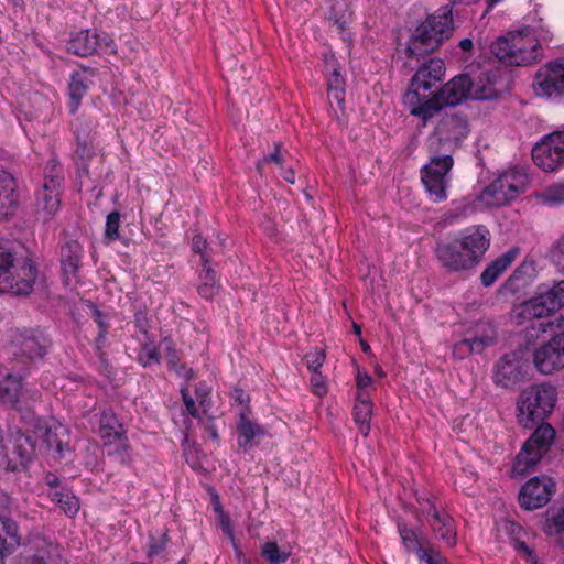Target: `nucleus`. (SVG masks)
<instances>
[{"label":"nucleus","mask_w":564,"mask_h":564,"mask_svg":"<svg viewBox=\"0 0 564 564\" xmlns=\"http://www.w3.org/2000/svg\"><path fill=\"white\" fill-rule=\"evenodd\" d=\"M552 32L542 18H533L530 24L508 32L491 44L492 54L510 66H528L542 56L541 43H549Z\"/></svg>","instance_id":"f257e3e1"},{"label":"nucleus","mask_w":564,"mask_h":564,"mask_svg":"<svg viewBox=\"0 0 564 564\" xmlns=\"http://www.w3.org/2000/svg\"><path fill=\"white\" fill-rule=\"evenodd\" d=\"M489 246V230L481 225L473 226L453 240L437 243L436 256L449 271H468L480 263Z\"/></svg>","instance_id":"f03ea898"},{"label":"nucleus","mask_w":564,"mask_h":564,"mask_svg":"<svg viewBox=\"0 0 564 564\" xmlns=\"http://www.w3.org/2000/svg\"><path fill=\"white\" fill-rule=\"evenodd\" d=\"M445 75L444 62L440 58H430L424 62L411 79L410 87L403 96L412 116L421 118L426 124L427 120L437 113V107L432 106L431 96L438 88Z\"/></svg>","instance_id":"7ed1b4c3"},{"label":"nucleus","mask_w":564,"mask_h":564,"mask_svg":"<svg viewBox=\"0 0 564 564\" xmlns=\"http://www.w3.org/2000/svg\"><path fill=\"white\" fill-rule=\"evenodd\" d=\"M453 24L452 8L449 6H443L427 15L415 28L406 42V57L419 62L421 58L432 54L451 36Z\"/></svg>","instance_id":"20e7f679"},{"label":"nucleus","mask_w":564,"mask_h":564,"mask_svg":"<svg viewBox=\"0 0 564 564\" xmlns=\"http://www.w3.org/2000/svg\"><path fill=\"white\" fill-rule=\"evenodd\" d=\"M430 154L429 161L421 167V181L433 203H441L447 199V189L451 186V171L454 166V159L451 152L444 151L434 145H426Z\"/></svg>","instance_id":"39448f33"},{"label":"nucleus","mask_w":564,"mask_h":564,"mask_svg":"<svg viewBox=\"0 0 564 564\" xmlns=\"http://www.w3.org/2000/svg\"><path fill=\"white\" fill-rule=\"evenodd\" d=\"M36 276L37 269L31 260L17 261L12 249L0 243V293L26 295Z\"/></svg>","instance_id":"423d86ee"},{"label":"nucleus","mask_w":564,"mask_h":564,"mask_svg":"<svg viewBox=\"0 0 564 564\" xmlns=\"http://www.w3.org/2000/svg\"><path fill=\"white\" fill-rule=\"evenodd\" d=\"M556 389L549 384H533L527 388L518 401L519 421L527 429L543 422L556 403Z\"/></svg>","instance_id":"0eeeda50"},{"label":"nucleus","mask_w":564,"mask_h":564,"mask_svg":"<svg viewBox=\"0 0 564 564\" xmlns=\"http://www.w3.org/2000/svg\"><path fill=\"white\" fill-rule=\"evenodd\" d=\"M540 423L516 457L514 470L519 474H524L533 467L555 438V430L550 424Z\"/></svg>","instance_id":"6e6552de"},{"label":"nucleus","mask_w":564,"mask_h":564,"mask_svg":"<svg viewBox=\"0 0 564 564\" xmlns=\"http://www.w3.org/2000/svg\"><path fill=\"white\" fill-rule=\"evenodd\" d=\"M525 183V175L518 172H505L482 191L480 199L487 206H502L523 192Z\"/></svg>","instance_id":"1a4fd4ad"},{"label":"nucleus","mask_w":564,"mask_h":564,"mask_svg":"<svg viewBox=\"0 0 564 564\" xmlns=\"http://www.w3.org/2000/svg\"><path fill=\"white\" fill-rule=\"evenodd\" d=\"M50 344L39 329L17 330L11 340L12 354L23 364H33L45 357Z\"/></svg>","instance_id":"9d476101"},{"label":"nucleus","mask_w":564,"mask_h":564,"mask_svg":"<svg viewBox=\"0 0 564 564\" xmlns=\"http://www.w3.org/2000/svg\"><path fill=\"white\" fill-rule=\"evenodd\" d=\"M533 91L538 97L558 99L564 95V57L555 58L535 73Z\"/></svg>","instance_id":"9b49d317"},{"label":"nucleus","mask_w":564,"mask_h":564,"mask_svg":"<svg viewBox=\"0 0 564 564\" xmlns=\"http://www.w3.org/2000/svg\"><path fill=\"white\" fill-rule=\"evenodd\" d=\"M468 132V123L465 118L457 115H446L441 119L435 131L427 138L426 145H431L434 141L436 148L453 153L459 141L466 138Z\"/></svg>","instance_id":"f8f14e48"},{"label":"nucleus","mask_w":564,"mask_h":564,"mask_svg":"<svg viewBox=\"0 0 564 564\" xmlns=\"http://www.w3.org/2000/svg\"><path fill=\"white\" fill-rule=\"evenodd\" d=\"M534 163L545 172L564 165V131L544 135L532 149Z\"/></svg>","instance_id":"ddd939ff"},{"label":"nucleus","mask_w":564,"mask_h":564,"mask_svg":"<svg viewBox=\"0 0 564 564\" xmlns=\"http://www.w3.org/2000/svg\"><path fill=\"white\" fill-rule=\"evenodd\" d=\"M67 51L80 57H87L102 51L106 54L115 53L112 39L105 32L96 30H80L72 34L67 42Z\"/></svg>","instance_id":"4468645a"},{"label":"nucleus","mask_w":564,"mask_h":564,"mask_svg":"<svg viewBox=\"0 0 564 564\" xmlns=\"http://www.w3.org/2000/svg\"><path fill=\"white\" fill-rule=\"evenodd\" d=\"M533 364L543 375L553 373L564 367V330L534 350Z\"/></svg>","instance_id":"2eb2a0df"},{"label":"nucleus","mask_w":564,"mask_h":564,"mask_svg":"<svg viewBox=\"0 0 564 564\" xmlns=\"http://www.w3.org/2000/svg\"><path fill=\"white\" fill-rule=\"evenodd\" d=\"M470 99V77L460 74L436 89L431 96L432 106L440 112L444 107L456 106Z\"/></svg>","instance_id":"dca6fc26"},{"label":"nucleus","mask_w":564,"mask_h":564,"mask_svg":"<svg viewBox=\"0 0 564 564\" xmlns=\"http://www.w3.org/2000/svg\"><path fill=\"white\" fill-rule=\"evenodd\" d=\"M419 503L435 536L446 545L454 546L457 538L453 518L448 513L440 511L430 499L419 500Z\"/></svg>","instance_id":"f3484780"},{"label":"nucleus","mask_w":564,"mask_h":564,"mask_svg":"<svg viewBox=\"0 0 564 564\" xmlns=\"http://www.w3.org/2000/svg\"><path fill=\"white\" fill-rule=\"evenodd\" d=\"M555 491V482L549 477H533L528 480L519 492V503L525 510H534L545 506Z\"/></svg>","instance_id":"a211bd4d"},{"label":"nucleus","mask_w":564,"mask_h":564,"mask_svg":"<svg viewBox=\"0 0 564 564\" xmlns=\"http://www.w3.org/2000/svg\"><path fill=\"white\" fill-rule=\"evenodd\" d=\"M507 89L508 80L499 69L482 72L477 79L470 78V99L473 100L496 99Z\"/></svg>","instance_id":"6ab92c4d"},{"label":"nucleus","mask_w":564,"mask_h":564,"mask_svg":"<svg viewBox=\"0 0 564 564\" xmlns=\"http://www.w3.org/2000/svg\"><path fill=\"white\" fill-rule=\"evenodd\" d=\"M26 371H0V403L9 409H17L24 395Z\"/></svg>","instance_id":"aec40b11"},{"label":"nucleus","mask_w":564,"mask_h":564,"mask_svg":"<svg viewBox=\"0 0 564 564\" xmlns=\"http://www.w3.org/2000/svg\"><path fill=\"white\" fill-rule=\"evenodd\" d=\"M95 76L96 70L90 67H83L72 73L68 83V109L72 115L77 112L83 98L94 83Z\"/></svg>","instance_id":"412c9836"},{"label":"nucleus","mask_w":564,"mask_h":564,"mask_svg":"<svg viewBox=\"0 0 564 564\" xmlns=\"http://www.w3.org/2000/svg\"><path fill=\"white\" fill-rule=\"evenodd\" d=\"M265 431L259 423L250 420L246 413H240L237 422V445L243 453L252 449L259 438L264 436Z\"/></svg>","instance_id":"4be33fe9"},{"label":"nucleus","mask_w":564,"mask_h":564,"mask_svg":"<svg viewBox=\"0 0 564 564\" xmlns=\"http://www.w3.org/2000/svg\"><path fill=\"white\" fill-rule=\"evenodd\" d=\"M522 371L516 354L505 355L497 364L495 382L503 388H510L520 382Z\"/></svg>","instance_id":"5701e85b"},{"label":"nucleus","mask_w":564,"mask_h":564,"mask_svg":"<svg viewBox=\"0 0 564 564\" xmlns=\"http://www.w3.org/2000/svg\"><path fill=\"white\" fill-rule=\"evenodd\" d=\"M94 122L89 118L78 117L74 123L76 139L75 152L80 159H88L94 153Z\"/></svg>","instance_id":"b1692460"},{"label":"nucleus","mask_w":564,"mask_h":564,"mask_svg":"<svg viewBox=\"0 0 564 564\" xmlns=\"http://www.w3.org/2000/svg\"><path fill=\"white\" fill-rule=\"evenodd\" d=\"M519 254V248L512 247L490 262L480 274V282L485 288L491 286L498 278L511 265Z\"/></svg>","instance_id":"393cba45"},{"label":"nucleus","mask_w":564,"mask_h":564,"mask_svg":"<svg viewBox=\"0 0 564 564\" xmlns=\"http://www.w3.org/2000/svg\"><path fill=\"white\" fill-rule=\"evenodd\" d=\"M326 69L328 74L327 91L328 99L335 100L340 109L345 106V79L340 74L337 62L334 57L326 61Z\"/></svg>","instance_id":"a878e982"},{"label":"nucleus","mask_w":564,"mask_h":564,"mask_svg":"<svg viewBox=\"0 0 564 564\" xmlns=\"http://www.w3.org/2000/svg\"><path fill=\"white\" fill-rule=\"evenodd\" d=\"M83 256V247L76 240L67 241L61 250V265L68 282L76 276Z\"/></svg>","instance_id":"bb28decb"},{"label":"nucleus","mask_w":564,"mask_h":564,"mask_svg":"<svg viewBox=\"0 0 564 564\" xmlns=\"http://www.w3.org/2000/svg\"><path fill=\"white\" fill-rule=\"evenodd\" d=\"M99 435L105 444L113 442L127 436L123 424L112 411H104L99 420Z\"/></svg>","instance_id":"cd10ccee"},{"label":"nucleus","mask_w":564,"mask_h":564,"mask_svg":"<svg viewBox=\"0 0 564 564\" xmlns=\"http://www.w3.org/2000/svg\"><path fill=\"white\" fill-rule=\"evenodd\" d=\"M61 186L43 183L42 187L35 194L36 208L42 210L46 216L54 215L59 208Z\"/></svg>","instance_id":"c85d7f7f"},{"label":"nucleus","mask_w":564,"mask_h":564,"mask_svg":"<svg viewBox=\"0 0 564 564\" xmlns=\"http://www.w3.org/2000/svg\"><path fill=\"white\" fill-rule=\"evenodd\" d=\"M372 402L364 392H359L356 398V403L354 406V421L358 426L360 434L364 436H368L371 430L370 421L372 416Z\"/></svg>","instance_id":"c756f323"},{"label":"nucleus","mask_w":564,"mask_h":564,"mask_svg":"<svg viewBox=\"0 0 564 564\" xmlns=\"http://www.w3.org/2000/svg\"><path fill=\"white\" fill-rule=\"evenodd\" d=\"M495 341V333L490 329L489 334L465 338L454 346V355L463 357L465 354H480L486 347Z\"/></svg>","instance_id":"7c9ffc66"},{"label":"nucleus","mask_w":564,"mask_h":564,"mask_svg":"<svg viewBox=\"0 0 564 564\" xmlns=\"http://www.w3.org/2000/svg\"><path fill=\"white\" fill-rule=\"evenodd\" d=\"M15 180L7 171L0 170V215H7L8 210L15 205Z\"/></svg>","instance_id":"2f4dec72"},{"label":"nucleus","mask_w":564,"mask_h":564,"mask_svg":"<svg viewBox=\"0 0 564 564\" xmlns=\"http://www.w3.org/2000/svg\"><path fill=\"white\" fill-rule=\"evenodd\" d=\"M47 496L67 517L74 518L78 513L79 499L67 487L58 491H47Z\"/></svg>","instance_id":"473e14b6"},{"label":"nucleus","mask_w":564,"mask_h":564,"mask_svg":"<svg viewBox=\"0 0 564 564\" xmlns=\"http://www.w3.org/2000/svg\"><path fill=\"white\" fill-rule=\"evenodd\" d=\"M534 272L535 268L532 262H522L506 281L505 288L513 293L519 292L529 284Z\"/></svg>","instance_id":"72a5a7b5"},{"label":"nucleus","mask_w":564,"mask_h":564,"mask_svg":"<svg viewBox=\"0 0 564 564\" xmlns=\"http://www.w3.org/2000/svg\"><path fill=\"white\" fill-rule=\"evenodd\" d=\"M67 430L63 425L50 426L43 435V442L47 448L54 449L59 456H63L65 451H68Z\"/></svg>","instance_id":"f704fd0d"},{"label":"nucleus","mask_w":564,"mask_h":564,"mask_svg":"<svg viewBox=\"0 0 564 564\" xmlns=\"http://www.w3.org/2000/svg\"><path fill=\"white\" fill-rule=\"evenodd\" d=\"M543 530L549 536H557L558 543L564 545V506L547 511Z\"/></svg>","instance_id":"c9c22d12"},{"label":"nucleus","mask_w":564,"mask_h":564,"mask_svg":"<svg viewBox=\"0 0 564 564\" xmlns=\"http://www.w3.org/2000/svg\"><path fill=\"white\" fill-rule=\"evenodd\" d=\"M543 296H540L539 293L532 299L525 301L521 305L520 315L525 318H536L541 319L543 317H547L554 312L549 307V305L543 300Z\"/></svg>","instance_id":"e433bc0d"},{"label":"nucleus","mask_w":564,"mask_h":564,"mask_svg":"<svg viewBox=\"0 0 564 564\" xmlns=\"http://www.w3.org/2000/svg\"><path fill=\"white\" fill-rule=\"evenodd\" d=\"M108 457L121 465H129L132 460V449L128 436H123L112 444H105Z\"/></svg>","instance_id":"4c0bfd02"},{"label":"nucleus","mask_w":564,"mask_h":564,"mask_svg":"<svg viewBox=\"0 0 564 564\" xmlns=\"http://www.w3.org/2000/svg\"><path fill=\"white\" fill-rule=\"evenodd\" d=\"M199 279L200 283L197 288L199 295L207 300L213 299L220 288L216 272L208 264H204Z\"/></svg>","instance_id":"58836bf2"},{"label":"nucleus","mask_w":564,"mask_h":564,"mask_svg":"<svg viewBox=\"0 0 564 564\" xmlns=\"http://www.w3.org/2000/svg\"><path fill=\"white\" fill-rule=\"evenodd\" d=\"M350 10L347 0H334L329 12L328 21L333 23L337 32L341 33L350 19Z\"/></svg>","instance_id":"ea45409f"},{"label":"nucleus","mask_w":564,"mask_h":564,"mask_svg":"<svg viewBox=\"0 0 564 564\" xmlns=\"http://www.w3.org/2000/svg\"><path fill=\"white\" fill-rule=\"evenodd\" d=\"M398 531L406 551L415 552L417 556L420 554L425 555V547L423 546L422 540L416 531L409 528L403 522L398 523Z\"/></svg>","instance_id":"a19ab883"},{"label":"nucleus","mask_w":564,"mask_h":564,"mask_svg":"<svg viewBox=\"0 0 564 564\" xmlns=\"http://www.w3.org/2000/svg\"><path fill=\"white\" fill-rule=\"evenodd\" d=\"M20 544L19 528L15 521L8 517H0V552L6 545Z\"/></svg>","instance_id":"79ce46f5"},{"label":"nucleus","mask_w":564,"mask_h":564,"mask_svg":"<svg viewBox=\"0 0 564 564\" xmlns=\"http://www.w3.org/2000/svg\"><path fill=\"white\" fill-rule=\"evenodd\" d=\"M33 564H62L61 546L53 542H44L33 555Z\"/></svg>","instance_id":"37998d69"},{"label":"nucleus","mask_w":564,"mask_h":564,"mask_svg":"<svg viewBox=\"0 0 564 564\" xmlns=\"http://www.w3.org/2000/svg\"><path fill=\"white\" fill-rule=\"evenodd\" d=\"M169 535L166 531L156 532V534H150L149 549L147 557L152 562L154 558L160 557L167 560L166 549L169 544Z\"/></svg>","instance_id":"c03bdc74"},{"label":"nucleus","mask_w":564,"mask_h":564,"mask_svg":"<svg viewBox=\"0 0 564 564\" xmlns=\"http://www.w3.org/2000/svg\"><path fill=\"white\" fill-rule=\"evenodd\" d=\"M539 295L544 297L545 303L555 313L564 305V281H560L550 288L541 289Z\"/></svg>","instance_id":"a18cd8bd"},{"label":"nucleus","mask_w":564,"mask_h":564,"mask_svg":"<svg viewBox=\"0 0 564 564\" xmlns=\"http://www.w3.org/2000/svg\"><path fill=\"white\" fill-rule=\"evenodd\" d=\"M538 198L544 205H564V182H557L545 187Z\"/></svg>","instance_id":"49530a36"},{"label":"nucleus","mask_w":564,"mask_h":564,"mask_svg":"<svg viewBox=\"0 0 564 564\" xmlns=\"http://www.w3.org/2000/svg\"><path fill=\"white\" fill-rule=\"evenodd\" d=\"M261 554L270 564H283L291 555L289 551L280 549L278 543L273 541L265 542L262 545Z\"/></svg>","instance_id":"de8ad7c7"},{"label":"nucleus","mask_w":564,"mask_h":564,"mask_svg":"<svg viewBox=\"0 0 564 564\" xmlns=\"http://www.w3.org/2000/svg\"><path fill=\"white\" fill-rule=\"evenodd\" d=\"M64 181L63 167L56 159H50L44 169V181L48 185L61 186Z\"/></svg>","instance_id":"09e8293b"},{"label":"nucleus","mask_w":564,"mask_h":564,"mask_svg":"<svg viewBox=\"0 0 564 564\" xmlns=\"http://www.w3.org/2000/svg\"><path fill=\"white\" fill-rule=\"evenodd\" d=\"M137 359L144 368H148L159 364L160 355L154 345L143 344Z\"/></svg>","instance_id":"8fccbe9b"},{"label":"nucleus","mask_w":564,"mask_h":564,"mask_svg":"<svg viewBox=\"0 0 564 564\" xmlns=\"http://www.w3.org/2000/svg\"><path fill=\"white\" fill-rule=\"evenodd\" d=\"M121 215L119 212H111L106 219L105 237L109 241H115L119 238Z\"/></svg>","instance_id":"3c124183"},{"label":"nucleus","mask_w":564,"mask_h":564,"mask_svg":"<svg viewBox=\"0 0 564 564\" xmlns=\"http://www.w3.org/2000/svg\"><path fill=\"white\" fill-rule=\"evenodd\" d=\"M550 259L557 270L564 273V235L553 243L550 250Z\"/></svg>","instance_id":"603ef678"},{"label":"nucleus","mask_w":564,"mask_h":564,"mask_svg":"<svg viewBox=\"0 0 564 564\" xmlns=\"http://www.w3.org/2000/svg\"><path fill=\"white\" fill-rule=\"evenodd\" d=\"M511 545L518 555L523 557L527 562L530 564H539L538 556L535 555L534 551L523 541L518 538H513L511 540Z\"/></svg>","instance_id":"864d4df0"},{"label":"nucleus","mask_w":564,"mask_h":564,"mask_svg":"<svg viewBox=\"0 0 564 564\" xmlns=\"http://www.w3.org/2000/svg\"><path fill=\"white\" fill-rule=\"evenodd\" d=\"M325 361V352L323 350L308 351L304 356V362L311 372H316L321 369Z\"/></svg>","instance_id":"5fc2aeb1"},{"label":"nucleus","mask_w":564,"mask_h":564,"mask_svg":"<svg viewBox=\"0 0 564 564\" xmlns=\"http://www.w3.org/2000/svg\"><path fill=\"white\" fill-rule=\"evenodd\" d=\"M421 564H446L445 558L434 549H425V555L417 556Z\"/></svg>","instance_id":"6e6d98bb"},{"label":"nucleus","mask_w":564,"mask_h":564,"mask_svg":"<svg viewBox=\"0 0 564 564\" xmlns=\"http://www.w3.org/2000/svg\"><path fill=\"white\" fill-rule=\"evenodd\" d=\"M206 250H207V241L200 235L194 236L193 251L200 254L203 265L208 264V262H209V257H208Z\"/></svg>","instance_id":"4d7b16f0"},{"label":"nucleus","mask_w":564,"mask_h":564,"mask_svg":"<svg viewBox=\"0 0 564 564\" xmlns=\"http://www.w3.org/2000/svg\"><path fill=\"white\" fill-rule=\"evenodd\" d=\"M274 147H275L274 152H272L269 155L264 156L263 161H259L257 163V170H258L259 173H262L263 163L273 162L275 164L281 165L284 162V158H283V155L280 152L281 144L280 143H275Z\"/></svg>","instance_id":"13d9d810"},{"label":"nucleus","mask_w":564,"mask_h":564,"mask_svg":"<svg viewBox=\"0 0 564 564\" xmlns=\"http://www.w3.org/2000/svg\"><path fill=\"white\" fill-rule=\"evenodd\" d=\"M311 383L313 387V392L316 395L322 397L326 394L327 388L325 384L324 377L319 373V371L312 372Z\"/></svg>","instance_id":"bf43d9fd"},{"label":"nucleus","mask_w":564,"mask_h":564,"mask_svg":"<svg viewBox=\"0 0 564 564\" xmlns=\"http://www.w3.org/2000/svg\"><path fill=\"white\" fill-rule=\"evenodd\" d=\"M196 399L199 403V406L202 408L203 412L206 413L209 408L208 397L209 391L206 386H199L195 390Z\"/></svg>","instance_id":"052dcab7"},{"label":"nucleus","mask_w":564,"mask_h":564,"mask_svg":"<svg viewBox=\"0 0 564 564\" xmlns=\"http://www.w3.org/2000/svg\"><path fill=\"white\" fill-rule=\"evenodd\" d=\"M183 402L186 408V411L195 419L199 417L198 410L195 405L194 399L189 395L186 389H182Z\"/></svg>","instance_id":"680f3d73"},{"label":"nucleus","mask_w":564,"mask_h":564,"mask_svg":"<svg viewBox=\"0 0 564 564\" xmlns=\"http://www.w3.org/2000/svg\"><path fill=\"white\" fill-rule=\"evenodd\" d=\"M44 482L48 487V491H58V489L66 488L65 486H62L61 479L53 473H47L44 476Z\"/></svg>","instance_id":"e2e57ef3"},{"label":"nucleus","mask_w":564,"mask_h":564,"mask_svg":"<svg viewBox=\"0 0 564 564\" xmlns=\"http://www.w3.org/2000/svg\"><path fill=\"white\" fill-rule=\"evenodd\" d=\"M93 313L95 322L97 323L99 330L107 332L108 330V324L105 321V316L102 312L95 305H93Z\"/></svg>","instance_id":"0e129e2a"},{"label":"nucleus","mask_w":564,"mask_h":564,"mask_svg":"<svg viewBox=\"0 0 564 564\" xmlns=\"http://www.w3.org/2000/svg\"><path fill=\"white\" fill-rule=\"evenodd\" d=\"M98 355V361H99V371L110 378L111 376V369H110V365L107 360V357H106V354L105 352H100V354H97Z\"/></svg>","instance_id":"69168bd1"},{"label":"nucleus","mask_w":564,"mask_h":564,"mask_svg":"<svg viewBox=\"0 0 564 564\" xmlns=\"http://www.w3.org/2000/svg\"><path fill=\"white\" fill-rule=\"evenodd\" d=\"M372 382V378L367 372H360L357 373V387L359 389H365L369 387Z\"/></svg>","instance_id":"338daca9"},{"label":"nucleus","mask_w":564,"mask_h":564,"mask_svg":"<svg viewBox=\"0 0 564 564\" xmlns=\"http://www.w3.org/2000/svg\"><path fill=\"white\" fill-rule=\"evenodd\" d=\"M107 345V332L99 330L98 336L96 338L95 348L97 354L105 352L104 349Z\"/></svg>","instance_id":"774afa93"}]
</instances>
